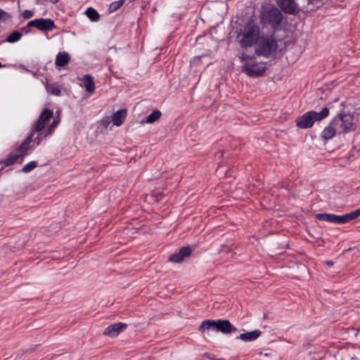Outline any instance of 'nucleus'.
I'll return each mask as SVG.
<instances>
[{
    "mask_svg": "<svg viewBox=\"0 0 360 360\" xmlns=\"http://www.w3.org/2000/svg\"><path fill=\"white\" fill-rule=\"evenodd\" d=\"M261 36L259 24L251 18L240 27L236 38L240 47L247 49L255 46Z\"/></svg>",
    "mask_w": 360,
    "mask_h": 360,
    "instance_id": "1",
    "label": "nucleus"
},
{
    "mask_svg": "<svg viewBox=\"0 0 360 360\" xmlns=\"http://www.w3.org/2000/svg\"><path fill=\"white\" fill-rule=\"evenodd\" d=\"M283 18L281 11L271 5L263 6L259 15L260 24L271 27L274 32L280 29Z\"/></svg>",
    "mask_w": 360,
    "mask_h": 360,
    "instance_id": "2",
    "label": "nucleus"
},
{
    "mask_svg": "<svg viewBox=\"0 0 360 360\" xmlns=\"http://www.w3.org/2000/svg\"><path fill=\"white\" fill-rule=\"evenodd\" d=\"M255 46V54L268 58L276 53L278 49V41L274 32L268 34H262Z\"/></svg>",
    "mask_w": 360,
    "mask_h": 360,
    "instance_id": "3",
    "label": "nucleus"
},
{
    "mask_svg": "<svg viewBox=\"0 0 360 360\" xmlns=\"http://www.w3.org/2000/svg\"><path fill=\"white\" fill-rule=\"evenodd\" d=\"M329 115V109L323 108L319 112L310 110L296 120V126L300 129H308L313 126L316 121H321L327 117Z\"/></svg>",
    "mask_w": 360,
    "mask_h": 360,
    "instance_id": "4",
    "label": "nucleus"
},
{
    "mask_svg": "<svg viewBox=\"0 0 360 360\" xmlns=\"http://www.w3.org/2000/svg\"><path fill=\"white\" fill-rule=\"evenodd\" d=\"M338 134H347L356 129V124L354 115L350 113L340 112L332 120Z\"/></svg>",
    "mask_w": 360,
    "mask_h": 360,
    "instance_id": "5",
    "label": "nucleus"
},
{
    "mask_svg": "<svg viewBox=\"0 0 360 360\" xmlns=\"http://www.w3.org/2000/svg\"><path fill=\"white\" fill-rule=\"evenodd\" d=\"M266 68L264 64L257 63H245L242 67L241 70L250 77H259L263 75Z\"/></svg>",
    "mask_w": 360,
    "mask_h": 360,
    "instance_id": "6",
    "label": "nucleus"
},
{
    "mask_svg": "<svg viewBox=\"0 0 360 360\" xmlns=\"http://www.w3.org/2000/svg\"><path fill=\"white\" fill-rule=\"evenodd\" d=\"M53 117V110L44 108L40 114L37 121L35 122L34 129L35 131H41L45 127V124Z\"/></svg>",
    "mask_w": 360,
    "mask_h": 360,
    "instance_id": "7",
    "label": "nucleus"
},
{
    "mask_svg": "<svg viewBox=\"0 0 360 360\" xmlns=\"http://www.w3.org/2000/svg\"><path fill=\"white\" fill-rule=\"evenodd\" d=\"M278 4L284 13L290 15L296 14L300 11L294 0H278Z\"/></svg>",
    "mask_w": 360,
    "mask_h": 360,
    "instance_id": "8",
    "label": "nucleus"
},
{
    "mask_svg": "<svg viewBox=\"0 0 360 360\" xmlns=\"http://www.w3.org/2000/svg\"><path fill=\"white\" fill-rule=\"evenodd\" d=\"M127 327V325L124 323H116L108 326L105 328L103 331V335L115 338L117 337L122 331L125 330Z\"/></svg>",
    "mask_w": 360,
    "mask_h": 360,
    "instance_id": "9",
    "label": "nucleus"
},
{
    "mask_svg": "<svg viewBox=\"0 0 360 360\" xmlns=\"http://www.w3.org/2000/svg\"><path fill=\"white\" fill-rule=\"evenodd\" d=\"M237 330L229 320L219 319L216 321L215 331L217 332L227 334L237 331Z\"/></svg>",
    "mask_w": 360,
    "mask_h": 360,
    "instance_id": "10",
    "label": "nucleus"
},
{
    "mask_svg": "<svg viewBox=\"0 0 360 360\" xmlns=\"http://www.w3.org/2000/svg\"><path fill=\"white\" fill-rule=\"evenodd\" d=\"M34 132L32 131L29 134L27 138L22 142V143L15 150V152L23 160L24 157L29 154L30 150V143L33 141Z\"/></svg>",
    "mask_w": 360,
    "mask_h": 360,
    "instance_id": "11",
    "label": "nucleus"
},
{
    "mask_svg": "<svg viewBox=\"0 0 360 360\" xmlns=\"http://www.w3.org/2000/svg\"><path fill=\"white\" fill-rule=\"evenodd\" d=\"M191 254V248L189 246L182 247L178 252L170 255L169 261L176 263L181 262L186 257Z\"/></svg>",
    "mask_w": 360,
    "mask_h": 360,
    "instance_id": "12",
    "label": "nucleus"
},
{
    "mask_svg": "<svg viewBox=\"0 0 360 360\" xmlns=\"http://www.w3.org/2000/svg\"><path fill=\"white\" fill-rule=\"evenodd\" d=\"M55 27L54 21L50 18H39L37 22V29L41 31H51Z\"/></svg>",
    "mask_w": 360,
    "mask_h": 360,
    "instance_id": "13",
    "label": "nucleus"
},
{
    "mask_svg": "<svg viewBox=\"0 0 360 360\" xmlns=\"http://www.w3.org/2000/svg\"><path fill=\"white\" fill-rule=\"evenodd\" d=\"M22 159L18 155V153L15 152L10 153L5 159L0 161V164L3 163L4 167H8L13 165L16 162L21 163L22 162Z\"/></svg>",
    "mask_w": 360,
    "mask_h": 360,
    "instance_id": "14",
    "label": "nucleus"
},
{
    "mask_svg": "<svg viewBox=\"0 0 360 360\" xmlns=\"http://www.w3.org/2000/svg\"><path fill=\"white\" fill-rule=\"evenodd\" d=\"M127 111L126 109L119 110L112 115V122L115 126H120L124 122Z\"/></svg>",
    "mask_w": 360,
    "mask_h": 360,
    "instance_id": "15",
    "label": "nucleus"
},
{
    "mask_svg": "<svg viewBox=\"0 0 360 360\" xmlns=\"http://www.w3.org/2000/svg\"><path fill=\"white\" fill-rule=\"evenodd\" d=\"M80 80L82 82V86H84L86 91L92 93L95 90V83L93 77L89 75H84Z\"/></svg>",
    "mask_w": 360,
    "mask_h": 360,
    "instance_id": "16",
    "label": "nucleus"
},
{
    "mask_svg": "<svg viewBox=\"0 0 360 360\" xmlns=\"http://www.w3.org/2000/svg\"><path fill=\"white\" fill-rule=\"evenodd\" d=\"M261 331L259 330H255L250 332L242 333L237 337V339L241 340L244 342H252L257 339L260 335Z\"/></svg>",
    "mask_w": 360,
    "mask_h": 360,
    "instance_id": "17",
    "label": "nucleus"
},
{
    "mask_svg": "<svg viewBox=\"0 0 360 360\" xmlns=\"http://www.w3.org/2000/svg\"><path fill=\"white\" fill-rule=\"evenodd\" d=\"M335 133H338V130L336 129V127L332 124L331 121L330 124L322 131L321 136L323 139L328 141L335 136Z\"/></svg>",
    "mask_w": 360,
    "mask_h": 360,
    "instance_id": "18",
    "label": "nucleus"
},
{
    "mask_svg": "<svg viewBox=\"0 0 360 360\" xmlns=\"http://www.w3.org/2000/svg\"><path fill=\"white\" fill-rule=\"evenodd\" d=\"M70 61V56L66 52H59L55 60V65L57 67H63Z\"/></svg>",
    "mask_w": 360,
    "mask_h": 360,
    "instance_id": "19",
    "label": "nucleus"
},
{
    "mask_svg": "<svg viewBox=\"0 0 360 360\" xmlns=\"http://www.w3.org/2000/svg\"><path fill=\"white\" fill-rule=\"evenodd\" d=\"M360 217V207L349 213L341 215L342 224L349 223Z\"/></svg>",
    "mask_w": 360,
    "mask_h": 360,
    "instance_id": "20",
    "label": "nucleus"
},
{
    "mask_svg": "<svg viewBox=\"0 0 360 360\" xmlns=\"http://www.w3.org/2000/svg\"><path fill=\"white\" fill-rule=\"evenodd\" d=\"M215 320H205L202 322V324L199 327V330L202 332L209 330H215Z\"/></svg>",
    "mask_w": 360,
    "mask_h": 360,
    "instance_id": "21",
    "label": "nucleus"
},
{
    "mask_svg": "<svg viewBox=\"0 0 360 360\" xmlns=\"http://www.w3.org/2000/svg\"><path fill=\"white\" fill-rule=\"evenodd\" d=\"M161 115L162 112L159 110H155L148 115L145 120H142L141 123H153L159 120Z\"/></svg>",
    "mask_w": 360,
    "mask_h": 360,
    "instance_id": "22",
    "label": "nucleus"
},
{
    "mask_svg": "<svg viewBox=\"0 0 360 360\" xmlns=\"http://www.w3.org/2000/svg\"><path fill=\"white\" fill-rule=\"evenodd\" d=\"M22 37V34L18 31L15 30L12 32L5 39L4 41L8 42V43H15L18 41Z\"/></svg>",
    "mask_w": 360,
    "mask_h": 360,
    "instance_id": "23",
    "label": "nucleus"
},
{
    "mask_svg": "<svg viewBox=\"0 0 360 360\" xmlns=\"http://www.w3.org/2000/svg\"><path fill=\"white\" fill-rule=\"evenodd\" d=\"M85 13L86 15V16L92 21V22H96L99 20L100 18V15L99 13H98V11L94 9V8L92 7H89L88 8L86 11H85Z\"/></svg>",
    "mask_w": 360,
    "mask_h": 360,
    "instance_id": "24",
    "label": "nucleus"
},
{
    "mask_svg": "<svg viewBox=\"0 0 360 360\" xmlns=\"http://www.w3.org/2000/svg\"><path fill=\"white\" fill-rule=\"evenodd\" d=\"M316 219L323 221H327L333 224L334 214L330 213H318L315 215Z\"/></svg>",
    "mask_w": 360,
    "mask_h": 360,
    "instance_id": "25",
    "label": "nucleus"
},
{
    "mask_svg": "<svg viewBox=\"0 0 360 360\" xmlns=\"http://www.w3.org/2000/svg\"><path fill=\"white\" fill-rule=\"evenodd\" d=\"M124 0H119L112 2L108 8L110 13H113L118 10L124 4Z\"/></svg>",
    "mask_w": 360,
    "mask_h": 360,
    "instance_id": "26",
    "label": "nucleus"
},
{
    "mask_svg": "<svg viewBox=\"0 0 360 360\" xmlns=\"http://www.w3.org/2000/svg\"><path fill=\"white\" fill-rule=\"evenodd\" d=\"M37 166V162L36 161H31L27 164L25 165L22 168V172L25 173H28L34 169Z\"/></svg>",
    "mask_w": 360,
    "mask_h": 360,
    "instance_id": "27",
    "label": "nucleus"
},
{
    "mask_svg": "<svg viewBox=\"0 0 360 360\" xmlns=\"http://www.w3.org/2000/svg\"><path fill=\"white\" fill-rule=\"evenodd\" d=\"M60 122V117L58 116L57 117H56L51 124L49 126V129L46 130V132L51 135L55 127H56V126L58 124V123Z\"/></svg>",
    "mask_w": 360,
    "mask_h": 360,
    "instance_id": "28",
    "label": "nucleus"
},
{
    "mask_svg": "<svg viewBox=\"0 0 360 360\" xmlns=\"http://www.w3.org/2000/svg\"><path fill=\"white\" fill-rule=\"evenodd\" d=\"M49 134L46 131L45 133H39L34 139V142L38 146L41 143V141Z\"/></svg>",
    "mask_w": 360,
    "mask_h": 360,
    "instance_id": "29",
    "label": "nucleus"
},
{
    "mask_svg": "<svg viewBox=\"0 0 360 360\" xmlns=\"http://www.w3.org/2000/svg\"><path fill=\"white\" fill-rule=\"evenodd\" d=\"M34 15V12L31 10H25L22 13V16L24 19L31 18Z\"/></svg>",
    "mask_w": 360,
    "mask_h": 360,
    "instance_id": "30",
    "label": "nucleus"
},
{
    "mask_svg": "<svg viewBox=\"0 0 360 360\" xmlns=\"http://www.w3.org/2000/svg\"><path fill=\"white\" fill-rule=\"evenodd\" d=\"M34 347H32L29 349H22V350H20L18 352L17 354V357H21L24 354L27 353V352H32L34 350Z\"/></svg>",
    "mask_w": 360,
    "mask_h": 360,
    "instance_id": "31",
    "label": "nucleus"
},
{
    "mask_svg": "<svg viewBox=\"0 0 360 360\" xmlns=\"http://www.w3.org/2000/svg\"><path fill=\"white\" fill-rule=\"evenodd\" d=\"M333 224H343L342 221L341 215H337L334 214Z\"/></svg>",
    "mask_w": 360,
    "mask_h": 360,
    "instance_id": "32",
    "label": "nucleus"
},
{
    "mask_svg": "<svg viewBox=\"0 0 360 360\" xmlns=\"http://www.w3.org/2000/svg\"><path fill=\"white\" fill-rule=\"evenodd\" d=\"M252 57L248 55L247 53H243L240 56V60L241 62L247 61L248 60L252 59Z\"/></svg>",
    "mask_w": 360,
    "mask_h": 360,
    "instance_id": "33",
    "label": "nucleus"
},
{
    "mask_svg": "<svg viewBox=\"0 0 360 360\" xmlns=\"http://www.w3.org/2000/svg\"><path fill=\"white\" fill-rule=\"evenodd\" d=\"M37 19H34V20H30L27 22V27H37Z\"/></svg>",
    "mask_w": 360,
    "mask_h": 360,
    "instance_id": "34",
    "label": "nucleus"
},
{
    "mask_svg": "<svg viewBox=\"0 0 360 360\" xmlns=\"http://www.w3.org/2000/svg\"><path fill=\"white\" fill-rule=\"evenodd\" d=\"M51 94L56 96H60V90L58 88H53L51 91Z\"/></svg>",
    "mask_w": 360,
    "mask_h": 360,
    "instance_id": "35",
    "label": "nucleus"
},
{
    "mask_svg": "<svg viewBox=\"0 0 360 360\" xmlns=\"http://www.w3.org/2000/svg\"><path fill=\"white\" fill-rule=\"evenodd\" d=\"M8 14L6 12H5L4 11L0 9V19L4 16H7Z\"/></svg>",
    "mask_w": 360,
    "mask_h": 360,
    "instance_id": "36",
    "label": "nucleus"
},
{
    "mask_svg": "<svg viewBox=\"0 0 360 360\" xmlns=\"http://www.w3.org/2000/svg\"><path fill=\"white\" fill-rule=\"evenodd\" d=\"M28 27H27V25L25 27H22V31H23L25 33H28L30 32Z\"/></svg>",
    "mask_w": 360,
    "mask_h": 360,
    "instance_id": "37",
    "label": "nucleus"
},
{
    "mask_svg": "<svg viewBox=\"0 0 360 360\" xmlns=\"http://www.w3.org/2000/svg\"><path fill=\"white\" fill-rule=\"evenodd\" d=\"M102 122H103V124H109V123H110V121H108V120H103V121H102Z\"/></svg>",
    "mask_w": 360,
    "mask_h": 360,
    "instance_id": "38",
    "label": "nucleus"
},
{
    "mask_svg": "<svg viewBox=\"0 0 360 360\" xmlns=\"http://www.w3.org/2000/svg\"><path fill=\"white\" fill-rule=\"evenodd\" d=\"M51 1L53 4L57 3L58 0H51Z\"/></svg>",
    "mask_w": 360,
    "mask_h": 360,
    "instance_id": "39",
    "label": "nucleus"
},
{
    "mask_svg": "<svg viewBox=\"0 0 360 360\" xmlns=\"http://www.w3.org/2000/svg\"><path fill=\"white\" fill-rule=\"evenodd\" d=\"M327 264H328V265H333V262H327Z\"/></svg>",
    "mask_w": 360,
    "mask_h": 360,
    "instance_id": "40",
    "label": "nucleus"
},
{
    "mask_svg": "<svg viewBox=\"0 0 360 360\" xmlns=\"http://www.w3.org/2000/svg\"><path fill=\"white\" fill-rule=\"evenodd\" d=\"M4 65H3L1 64V63L0 62V68H2V67H4Z\"/></svg>",
    "mask_w": 360,
    "mask_h": 360,
    "instance_id": "41",
    "label": "nucleus"
},
{
    "mask_svg": "<svg viewBox=\"0 0 360 360\" xmlns=\"http://www.w3.org/2000/svg\"><path fill=\"white\" fill-rule=\"evenodd\" d=\"M4 168V167H2L1 169H0V172L3 170Z\"/></svg>",
    "mask_w": 360,
    "mask_h": 360,
    "instance_id": "42",
    "label": "nucleus"
}]
</instances>
